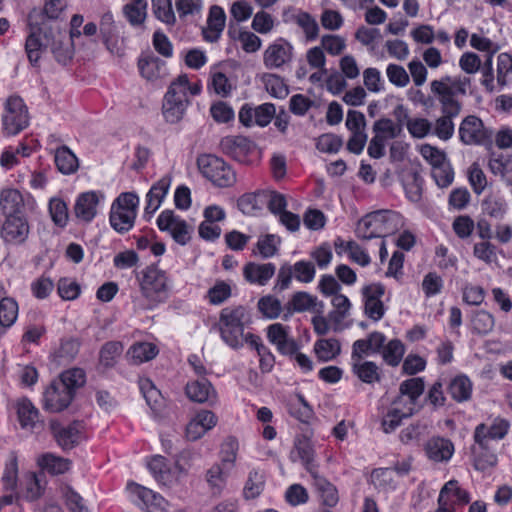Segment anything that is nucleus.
<instances>
[{"label":"nucleus","mask_w":512,"mask_h":512,"mask_svg":"<svg viewBox=\"0 0 512 512\" xmlns=\"http://www.w3.org/2000/svg\"><path fill=\"white\" fill-rule=\"evenodd\" d=\"M30 33L26 39L25 51L29 62L36 66L42 49L49 48L54 59L61 65H68L74 56V44L71 37L60 24L43 22L40 26L29 24Z\"/></svg>","instance_id":"nucleus-1"},{"label":"nucleus","mask_w":512,"mask_h":512,"mask_svg":"<svg viewBox=\"0 0 512 512\" xmlns=\"http://www.w3.org/2000/svg\"><path fill=\"white\" fill-rule=\"evenodd\" d=\"M141 297L133 298L135 310H152L164 303L170 292L166 273L155 265H150L137 274Z\"/></svg>","instance_id":"nucleus-2"},{"label":"nucleus","mask_w":512,"mask_h":512,"mask_svg":"<svg viewBox=\"0 0 512 512\" xmlns=\"http://www.w3.org/2000/svg\"><path fill=\"white\" fill-rule=\"evenodd\" d=\"M250 323L251 315L245 306H229L220 311L215 327L229 347L239 349L243 346L244 329Z\"/></svg>","instance_id":"nucleus-3"},{"label":"nucleus","mask_w":512,"mask_h":512,"mask_svg":"<svg viewBox=\"0 0 512 512\" xmlns=\"http://www.w3.org/2000/svg\"><path fill=\"white\" fill-rule=\"evenodd\" d=\"M402 224L401 215L391 210H377L361 218L356 227L358 238L370 240L394 233Z\"/></svg>","instance_id":"nucleus-4"},{"label":"nucleus","mask_w":512,"mask_h":512,"mask_svg":"<svg viewBox=\"0 0 512 512\" xmlns=\"http://www.w3.org/2000/svg\"><path fill=\"white\" fill-rule=\"evenodd\" d=\"M188 76L179 75L169 86L162 104V114L166 122H179L189 105L187 96Z\"/></svg>","instance_id":"nucleus-5"},{"label":"nucleus","mask_w":512,"mask_h":512,"mask_svg":"<svg viewBox=\"0 0 512 512\" xmlns=\"http://www.w3.org/2000/svg\"><path fill=\"white\" fill-rule=\"evenodd\" d=\"M197 165L202 175L217 187H230L236 181V175L231 167L222 158L215 155L199 156Z\"/></svg>","instance_id":"nucleus-6"},{"label":"nucleus","mask_w":512,"mask_h":512,"mask_svg":"<svg viewBox=\"0 0 512 512\" xmlns=\"http://www.w3.org/2000/svg\"><path fill=\"white\" fill-rule=\"evenodd\" d=\"M3 133L14 136L29 125L28 108L20 96H10L2 115Z\"/></svg>","instance_id":"nucleus-7"},{"label":"nucleus","mask_w":512,"mask_h":512,"mask_svg":"<svg viewBox=\"0 0 512 512\" xmlns=\"http://www.w3.org/2000/svg\"><path fill=\"white\" fill-rule=\"evenodd\" d=\"M315 273V266L312 262L301 260L294 265L285 263L278 270L274 290L281 292L288 289L293 277L299 282L310 283L313 281Z\"/></svg>","instance_id":"nucleus-8"},{"label":"nucleus","mask_w":512,"mask_h":512,"mask_svg":"<svg viewBox=\"0 0 512 512\" xmlns=\"http://www.w3.org/2000/svg\"><path fill=\"white\" fill-rule=\"evenodd\" d=\"M256 144L245 136H226L220 141V149L227 156L242 164H250L256 154Z\"/></svg>","instance_id":"nucleus-9"},{"label":"nucleus","mask_w":512,"mask_h":512,"mask_svg":"<svg viewBox=\"0 0 512 512\" xmlns=\"http://www.w3.org/2000/svg\"><path fill=\"white\" fill-rule=\"evenodd\" d=\"M157 226L160 231L169 232L173 240L179 245H186L191 239L193 231L187 222L175 215L172 210H164L157 218Z\"/></svg>","instance_id":"nucleus-10"},{"label":"nucleus","mask_w":512,"mask_h":512,"mask_svg":"<svg viewBox=\"0 0 512 512\" xmlns=\"http://www.w3.org/2000/svg\"><path fill=\"white\" fill-rule=\"evenodd\" d=\"M84 426L80 421H73L67 426L61 425L58 421L50 422V430L57 444L63 450H70L81 443L84 438Z\"/></svg>","instance_id":"nucleus-11"},{"label":"nucleus","mask_w":512,"mask_h":512,"mask_svg":"<svg viewBox=\"0 0 512 512\" xmlns=\"http://www.w3.org/2000/svg\"><path fill=\"white\" fill-rule=\"evenodd\" d=\"M459 137L466 145L485 144L491 140V132L484 128L480 118L469 115L460 124Z\"/></svg>","instance_id":"nucleus-12"},{"label":"nucleus","mask_w":512,"mask_h":512,"mask_svg":"<svg viewBox=\"0 0 512 512\" xmlns=\"http://www.w3.org/2000/svg\"><path fill=\"white\" fill-rule=\"evenodd\" d=\"M73 398L72 393L62 383L54 380L44 392V409L52 413L61 412L70 405Z\"/></svg>","instance_id":"nucleus-13"},{"label":"nucleus","mask_w":512,"mask_h":512,"mask_svg":"<svg viewBox=\"0 0 512 512\" xmlns=\"http://www.w3.org/2000/svg\"><path fill=\"white\" fill-rule=\"evenodd\" d=\"M29 224L27 219L22 215L6 216L1 228V237L9 244H22L29 235Z\"/></svg>","instance_id":"nucleus-14"},{"label":"nucleus","mask_w":512,"mask_h":512,"mask_svg":"<svg viewBox=\"0 0 512 512\" xmlns=\"http://www.w3.org/2000/svg\"><path fill=\"white\" fill-rule=\"evenodd\" d=\"M425 382L422 377H413L404 380L399 386V395L393 400L394 406H403L415 409L419 397L423 394Z\"/></svg>","instance_id":"nucleus-15"},{"label":"nucleus","mask_w":512,"mask_h":512,"mask_svg":"<svg viewBox=\"0 0 512 512\" xmlns=\"http://www.w3.org/2000/svg\"><path fill=\"white\" fill-rule=\"evenodd\" d=\"M293 46L284 38L270 44L263 54V63L268 69L280 68L291 61Z\"/></svg>","instance_id":"nucleus-16"},{"label":"nucleus","mask_w":512,"mask_h":512,"mask_svg":"<svg viewBox=\"0 0 512 512\" xmlns=\"http://www.w3.org/2000/svg\"><path fill=\"white\" fill-rule=\"evenodd\" d=\"M268 340L277 347L282 355L292 356L299 349L296 341L289 337V327L274 323L267 328Z\"/></svg>","instance_id":"nucleus-17"},{"label":"nucleus","mask_w":512,"mask_h":512,"mask_svg":"<svg viewBox=\"0 0 512 512\" xmlns=\"http://www.w3.org/2000/svg\"><path fill=\"white\" fill-rule=\"evenodd\" d=\"M509 429V421L500 417L495 418L489 427L480 423L474 430V442L484 445V442L489 443V440H501L507 435Z\"/></svg>","instance_id":"nucleus-18"},{"label":"nucleus","mask_w":512,"mask_h":512,"mask_svg":"<svg viewBox=\"0 0 512 512\" xmlns=\"http://www.w3.org/2000/svg\"><path fill=\"white\" fill-rule=\"evenodd\" d=\"M284 22H295L304 32L307 41L315 40L319 35V25L316 19L308 12L288 7L283 12Z\"/></svg>","instance_id":"nucleus-19"},{"label":"nucleus","mask_w":512,"mask_h":512,"mask_svg":"<svg viewBox=\"0 0 512 512\" xmlns=\"http://www.w3.org/2000/svg\"><path fill=\"white\" fill-rule=\"evenodd\" d=\"M185 392L187 397L193 402L213 405L217 401V392L211 382L205 377L188 382Z\"/></svg>","instance_id":"nucleus-20"},{"label":"nucleus","mask_w":512,"mask_h":512,"mask_svg":"<svg viewBox=\"0 0 512 512\" xmlns=\"http://www.w3.org/2000/svg\"><path fill=\"white\" fill-rule=\"evenodd\" d=\"M128 488L142 501L147 512H167L168 502L160 494L136 483Z\"/></svg>","instance_id":"nucleus-21"},{"label":"nucleus","mask_w":512,"mask_h":512,"mask_svg":"<svg viewBox=\"0 0 512 512\" xmlns=\"http://www.w3.org/2000/svg\"><path fill=\"white\" fill-rule=\"evenodd\" d=\"M99 196L94 191L81 193L74 205V214L78 220L90 223L97 214Z\"/></svg>","instance_id":"nucleus-22"},{"label":"nucleus","mask_w":512,"mask_h":512,"mask_svg":"<svg viewBox=\"0 0 512 512\" xmlns=\"http://www.w3.org/2000/svg\"><path fill=\"white\" fill-rule=\"evenodd\" d=\"M171 184V178L168 175L163 176L157 182H155L146 195V206L144 209V215L148 216V219L158 210L163 199L168 193Z\"/></svg>","instance_id":"nucleus-23"},{"label":"nucleus","mask_w":512,"mask_h":512,"mask_svg":"<svg viewBox=\"0 0 512 512\" xmlns=\"http://www.w3.org/2000/svg\"><path fill=\"white\" fill-rule=\"evenodd\" d=\"M226 15L224 10L217 5L210 8L207 26L202 29L204 40L215 43L219 40L225 27Z\"/></svg>","instance_id":"nucleus-24"},{"label":"nucleus","mask_w":512,"mask_h":512,"mask_svg":"<svg viewBox=\"0 0 512 512\" xmlns=\"http://www.w3.org/2000/svg\"><path fill=\"white\" fill-rule=\"evenodd\" d=\"M275 271L276 266L273 263L258 264L248 262L243 267V276L250 284L264 286L274 276Z\"/></svg>","instance_id":"nucleus-25"},{"label":"nucleus","mask_w":512,"mask_h":512,"mask_svg":"<svg viewBox=\"0 0 512 512\" xmlns=\"http://www.w3.org/2000/svg\"><path fill=\"white\" fill-rule=\"evenodd\" d=\"M138 69L142 77L149 81L156 80L166 74L165 62L152 52L142 53L138 59Z\"/></svg>","instance_id":"nucleus-26"},{"label":"nucleus","mask_w":512,"mask_h":512,"mask_svg":"<svg viewBox=\"0 0 512 512\" xmlns=\"http://www.w3.org/2000/svg\"><path fill=\"white\" fill-rule=\"evenodd\" d=\"M427 457L434 462H447L454 453L451 440L443 437H432L425 444Z\"/></svg>","instance_id":"nucleus-27"},{"label":"nucleus","mask_w":512,"mask_h":512,"mask_svg":"<svg viewBox=\"0 0 512 512\" xmlns=\"http://www.w3.org/2000/svg\"><path fill=\"white\" fill-rule=\"evenodd\" d=\"M471 454L473 467L478 471H486L487 469L496 466L498 461L497 455L490 450L488 442H484V445L476 444L472 446Z\"/></svg>","instance_id":"nucleus-28"},{"label":"nucleus","mask_w":512,"mask_h":512,"mask_svg":"<svg viewBox=\"0 0 512 512\" xmlns=\"http://www.w3.org/2000/svg\"><path fill=\"white\" fill-rule=\"evenodd\" d=\"M54 162L59 172L64 175L73 174L79 168L78 158L66 145L55 149Z\"/></svg>","instance_id":"nucleus-29"},{"label":"nucleus","mask_w":512,"mask_h":512,"mask_svg":"<svg viewBox=\"0 0 512 512\" xmlns=\"http://www.w3.org/2000/svg\"><path fill=\"white\" fill-rule=\"evenodd\" d=\"M417 411L412 408H406L403 406H394L391 403V408L388 410L386 415L382 419V428L385 433H391L395 431L402 423L403 419H407L413 416Z\"/></svg>","instance_id":"nucleus-30"},{"label":"nucleus","mask_w":512,"mask_h":512,"mask_svg":"<svg viewBox=\"0 0 512 512\" xmlns=\"http://www.w3.org/2000/svg\"><path fill=\"white\" fill-rule=\"evenodd\" d=\"M231 468L224 467L222 463H214L205 474V480L213 494H220L229 476Z\"/></svg>","instance_id":"nucleus-31"},{"label":"nucleus","mask_w":512,"mask_h":512,"mask_svg":"<svg viewBox=\"0 0 512 512\" xmlns=\"http://www.w3.org/2000/svg\"><path fill=\"white\" fill-rule=\"evenodd\" d=\"M24 199L17 189H4L0 194V208L5 216L19 215Z\"/></svg>","instance_id":"nucleus-32"},{"label":"nucleus","mask_w":512,"mask_h":512,"mask_svg":"<svg viewBox=\"0 0 512 512\" xmlns=\"http://www.w3.org/2000/svg\"><path fill=\"white\" fill-rule=\"evenodd\" d=\"M267 195L268 191L246 193L238 199V208L245 215H254L262 210L267 201Z\"/></svg>","instance_id":"nucleus-33"},{"label":"nucleus","mask_w":512,"mask_h":512,"mask_svg":"<svg viewBox=\"0 0 512 512\" xmlns=\"http://www.w3.org/2000/svg\"><path fill=\"white\" fill-rule=\"evenodd\" d=\"M17 414L22 428L34 430L39 423V411L28 399H22L17 405Z\"/></svg>","instance_id":"nucleus-34"},{"label":"nucleus","mask_w":512,"mask_h":512,"mask_svg":"<svg viewBox=\"0 0 512 512\" xmlns=\"http://www.w3.org/2000/svg\"><path fill=\"white\" fill-rule=\"evenodd\" d=\"M137 212L132 209L122 210L111 207L109 221L114 230L126 233L134 226Z\"/></svg>","instance_id":"nucleus-35"},{"label":"nucleus","mask_w":512,"mask_h":512,"mask_svg":"<svg viewBox=\"0 0 512 512\" xmlns=\"http://www.w3.org/2000/svg\"><path fill=\"white\" fill-rule=\"evenodd\" d=\"M317 305V297L312 296L308 292L299 291L292 295L291 299L286 304V309L289 314H292L294 312H304L314 309ZM319 306L322 309L324 307L323 302H319Z\"/></svg>","instance_id":"nucleus-36"},{"label":"nucleus","mask_w":512,"mask_h":512,"mask_svg":"<svg viewBox=\"0 0 512 512\" xmlns=\"http://www.w3.org/2000/svg\"><path fill=\"white\" fill-rule=\"evenodd\" d=\"M314 479V485L320 495L322 503L328 507H334L338 501V491L336 487L326 478L319 476L316 472H311Z\"/></svg>","instance_id":"nucleus-37"},{"label":"nucleus","mask_w":512,"mask_h":512,"mask_svg":"<svg viewBox=\"0 0 512 512\" xmlns=\"http://www.w3.org/2000/svg\"><path fill=\"white\" fill-rule=\"evenodd\" d=\"M488 167L494 175L499 174L507 184H512V154L496 156L495 153H491Z\"/></svg>","instance_id":"nucleus-38"},{"label":"nucleus","mask_w":512,"mask_h":512,"mask_svg":"<svg viewBox=\"0 0 512 512\" xmlns=\"http://www.w3.org/2000/svg\"><path fill=\"white\" fill-rule=\"evenodd\" d=\"M353 373L363 382L372 385L381 381V371L376 363L372 361L354 362Z\"/></svg>","instance_id":"nucleus-39"},{"label":"nucleus","mask_w":512,"mask_h":512,"mask_svg":"<svg viewBox=\"0 0 512 512\" xmlns=\"http://www.w3.org/2000/svg\"><path fill=\"white\" fill-rule=\"evenodd\" d=\"M314 351L320 361L327 362L340 354L341 345L336 338L320 339L315 342Z\"/></svg>","instance_id":"nucleus-40"},{"label":"nucleus","mask_w":512,"mask_h":512,"mask_svg":"<svg viewBox=\"0 0 512 512\" xmlns=\"http://www.w3.org/2000/svg\"><path fill=\"white\" fill-rule=\"evenodd\" d=\"M448 393L457 402L470 399L472 394V383L465 375L455 377L449 384Z\"/></svg>","instance_id":"nucleus-41"},{"label":"nucleus","mask_w":512,"mask_h":512,"mask_svg":"<svg viewBox=\"0 0 512 512\" xmlns=\"http://www.w3.org/2000/svg\"><path fill=\"white\" fill-rule=\"evenodd\" d=\"M123 14L132 26L143 24L147 16L146 0H133L123 6Z\"/></svg>","instance_id":"nucleus-42"},{"label":"nucleus","mask_w":512,"mask_h":512,"mask_svg":"<svg viewBox=\"0 0 512 512\" xmlns=\"http://www.w3.org/2000/svg\"><path fill=\"white\" fill-rule=\"evenodd\" d=\"M264 486V473L253 469L248 474V479L243 489V495L246 499H255L262 493Z\"/></svg>","instance_id":"nucleus-43"},{"label":"nucleus","mask_w":512,"mask_h":512,"mask_svg":"<svg viewBox=\"0 0 512 512\" xmlns=\"http://www.w3.org/2000/svg\"><path fill=\"white\" fill-rule=\"evenodd\" d=\"M71 462L62 457L55 456L51 453H46L39 459V465L54 475L63 474L69 470Z\"/></svg>","instance_id":"nucleus-44"},{"label":"nucleus","mask_w":512,"mask_h":512,"mask_svg":"<svg viewBox=\"0 0 512 512\" xmlns=\"http://www.w3.org/2000/svg\"><path fill=\"white\" fill-rule=\"evenodd\" d=\"M374 136L383 140L394 139L401 134V125H396L390 118L382 117L374 122Z\"/></svg>","instance_id":"nucleus-45"},{"label":"nucleus","mask_w":512,"mask_h":512,"mask_svg":"<svg viewBox=\"0 0 512 512\" xmlns=\"http://www.w3.org/2000/svg\"><path fill=\"white\" fill-rule=\"evenodd\" d=\"M382 357L384 361L392 366L396 367L401 362L405 353V346L399 339L390 340L382 349Z\"/></svg>","instance_id":"nucleus-46"},{"label":"nucleus","mask_w":512,"mask_h":512,"mask_svg":"<svg viewBox=\"0 0 512 512\" xmlns=\"http://www.w3.org/2000/svg\"><path fill=\"white\" fill-rule=\"evenodd\" d=\"M139 388L147 405L154 411L158 410L162 403V395L153 382L148 378H141Z\"/></svg>","instance_id":"nucleus-47"},{"label":"nucleus","mask_w":512,"mask_h":512,"mask_svg":"<svg viewBox=\"0 0 512 512\" xmlns=\"http://www.w3.org/2000/svg\"><path fill=\"white\" fill-rule=\"evenodd\" d=\"M79 342L69 338L61 341L60 346L53 353L54 359L59 363L71 362L79 352Z\"/></svg>","instance_id":"nucleus-48"},{"label":"nucleus","mask_w":512,"mask_h":512,"mask_svg":"<svg viewBox=\"0 0 512 512\" xmlns=\"http://www.w3.org/2000/svg\"><path fill=\"white\" fill-rule=\"evenodd\" d=\"M238 449V440L234 436H228L221 444L220 463H222L224 467L232 469L235 466Z\"/></svg>","instance_id":"nucleus-49"},{"label":"nucleus","mask_w":512,"mask_h":512,"mask_svg":"<svg viewBox=\"0 0 512 512\" xmlns=\"http://www.w3.org/2000/svg\"><path fill=\"white\" fill-rule=\"evenodd\" d=\"M57 381L62 383L74 397L76 390L85 383V372L80 368H73L63 372Z\"/></svg>","instance_id":"nucleus-50"},{"label":"nucleus","mask_w":512,"mask_h":512,"mask_svg":"<svg viewBox=\"0 0 512 512\" xmlns=\"http://www.w3.org/2000/svg\"><path fill=\"white\" fill-rule=\"evenodd\" d=\"M151 4L153 14L158 20L170 26L175 24L176 17L172 9V0H151Z\"/></svg>","instance_id":"nucleus-51"},{"label":"nucleus","mask_w":512,"mask_h":512,"mask_svg":"<svg viewBox=\"0 0 512 512\" xmlns=\"http://www.w3.org/2000/svg\"><path fill=\"white\" fill-rule=\"evenodd\" d=\"M18 316V304L10 297L0 300V325L10 327L14 324Z\"/></svg>","instance_id":"nucleus-52"},{"label":"nucleus","mask_w":512,"mask_h":512,"mask_svg":"<svg viewBox=\"0 0 512 512\" xmlns=\"http://www.w3.org/2000/svg\"><path fill=\"white\" fill-rule=\"evenodd\" d=\"M257 308L263 317L276 319L282 311V305L279 299L272 295H266L258 300Z\"/></svg>","instance_id":"nucleus-53"},{"label":"nucleus","mask_w":512,"mask_h":512,"mask_svg":"<svg viewBox=\"0 0 512 512\" xmlns=\"http://www.w3.org/2000/svg\"><path fill=\"white\" fill-rule=\"evenodd\" d=\"M473 331L477 334L485 335L491 332L495 325L492 314L485 310L476 311L471 319Z\"/></svg>","instance_id":"nucleus-54"},{"label":"nucleus","mask_w":512,"mask_h":512,"mask_svg":"<svg viewBox=\"0 0 512 512\" xmlns=\"http://www.w3.org/2000/svg\"><path fill=\"white\" fill-rule=\"evenodd\" d=\"M263 82L271 96L279 99H284L288 96V86L280 76L276 74H265L263 76Z\"/></svg>","instance_id":"nucleus-55"},{"label":"nucleus","mask_w":512,"mask_h":512,"mask_svg":"<svg viewBox=\"0 0 512 512\" xmlns=\"http://www.w3.org/2000/svg\"><path fill=\"white\" fill-rule=\"evenodd\" d=\"M332 305L335 309L329 313V319L339 325L348 315L351 303L345 295L339 293L333 296Z\"/></svg>","instance_id":"nucleus-56"},{"label":"nucleus","mask_w":512,"mask_h":512,"mask_svg":"<svg viewBox=\"0 0 512 512\" xmlns=\"http://www.w3.org/2000/svg\"><path fill=\"white\" fill-rule=\"evenodd\" d=\"M232 295L231 286L225 281L218 280L208 290L207 298L212 305H221Z\"/></svg>","instance_id":"nucleus-57"},{"label":"nucleus","mask_w":512,"mask_h":512,"mask_svg":"<svg viewBox=\"0 0 512 512\" xmlns=\"http://www.w3.org/2000/svg\"><path fill=\"white\" fill-rule=\"evenodd\" d=\"M343 146L341 136L333 133H325L320 135L316 141V148L323 153H337Z\"/></svg>","instance_id":"nucleus-58"},{"label":"nucleus","mask_w":512,"mask_h":512,"mask_svg":"<svg viewBox=\"0 0 512 512\" xmlns=\"http://www.w3.org/2000/svg\"><path fill=\"white\" fill-rule=\"evenodd\" d=\"M280 243V237L274 234H266L259 237L256 247L261 257L267 259L277 254Z\"/></svg>","instance_id":"nucleus-59"},{"label":"nucleus","mask_w":512,"mask_h":512,"mask_svg":"<svg viewBox=\"0 0 512 512\" xmlns=\"http://www.w3.org/2000/svg\"><path fill=\"white\" fill-rule=\"evenodd\" d=\"M49 212L55 225L59 227H65L67 225L69 218L68 208L62 199H51L49 202Z\"/></svg>","instance_id":"nucleus-60"},{"label":"nucleus","mask_w":512,"mask_h":512,"mask_svg":"<svg viewBox=\"0 0 512 512\" xmlns=\"http://www.w3.org/2000/svg\"><path fill=\"white\" fill-rule=\"evenodd\" d=\"M18 461L15 452H11L2 476L3 486L6 490H13L17 484Z\"/></svg>","instance_id":"nucleus-61"},{"label":"nucleus","mask_w":512,"mask_h":512,"mask_svg":"<svg viewBox=\"0 0 512 512\" xmlns=\"http://www.w3.org/2000/svg\"><path fill=\"white\" fill-rule=\"evenodd\" d=\"M289 413L303 423H308L314 412L302 395L297 396V401L289 405Z\"/></svg>","instance_id":"nucleus-62"},{"label":"nucleus","mask_w":512,"mask_h":512,"mask_svg":"<svg viewBox=\"0 0 512 512\" xmlns=\"http://www.w3.org/2000/svg\"><path fill=\"white\" fill-rule=\"evenodd\" d=\"M62 495L65 500L67 508L71 512H90L84 504L83 498L70 486H65L62 489Z\"/></svg>","instance_id":"nucleus-63"},{"label":"nucleus","mask_w":512,"mask_h":512,"mask_svg":"<svg viewBox=\"0 0 512 512\" xmlns=\"http://www.w3.org/2000/svg\"><path fill=\"white\" fill-rule=\"evenodd\" d=\"M468 180L473 191L478 195L481 194L487 186L486 176L480 168V165L476 162L469 167Z\"/></svg>","instance_id":"nucleus-64"}]
</instances>
